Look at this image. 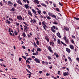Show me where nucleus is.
Segmentation results:
<instances>
[{"label": "nucleus", "instance_id": "f257e3e1", "mask_svg": "<svg viewBox=\"0 0 79 79\" xmlns=\"http://www.w3.org/2000/svg\"><path fill=\"white\" fill-rule=\"evenodd\" d=\"M42 24L43 26V27L44 28V30L46 31V28L47 27V25L45 24V22L44 21H43L42 23Z\"/></svg>", "mask_w": 79, "mask_h": 79}, {"label": "nucleus", "instance_id": "f03ea898", "mask_svg": "<svg viewBox=\"0 0 79 79\" xmlns=\"http://www.w3.org/2000/svg\"><path fill=\"white\" fill-rule=\"evenodd\" d=\"M54 29H56V27L55 26H53L52 27H51V30L53 32H56V30Z\"/></svg>", "mask_w": 79, "mask_h": 79}, {"label": "nucleus", "instance_id": "7ed1b4c3", "mask_svg": "<svg viewBox=\"0 0 79 79\" xmlns=\"http://www.w3.org/2000/svg\"><path fill=\"white\" fill-rule=\"evenodd\" d=\"M46 47H47L49 51V52H51V53H53V50H52V48L50 46H47Z\"/></svg>", "mask_w": 79, "mask_h": 79}, {"label": "nucleus", "instance_id": "20e7f679", "mask_svg": "<svg viewBox=\"0 0 79 79\" xmlns=\"http://www.w3.org/2000/svg\"><path fill=\"white\" fill-rule=\"evenodd\" d=\"M17 19H19V21H22V20H23L22 17L19 15L17 16Z\"/></svg>", "mask_w": 79, "mask_h": 79}, {"label": "nucleus", "instance_id": "39448f33", "mask_svg": "<svg viewBox=\"0 0 79 79\" xmlns=\"http://www.w3.org/2000/svg\"><path fill=\"white\" fill-rule=\"evenodd\" d=\"M34 60L35 61L38 63H40V60L39 59L36 58L34 59Z\"/></svg>", "mask_w": 79, "mask_h": 79}, {"label": "nucleus", "instance_id": "423d86ee", "mask_svg": "<svg viewBox=\"0 0 79 79\" xmlns=\"http://www.w3.org/2000/svg\"><path fill=\"white\" fill-rule=\"evenodd\" d=\"M17 2L20 5H23V3H22V2H21V0H16Z\"/></svg>", "mask_w": 79, "mask_h": 79}, {"label": "nucleus", "instance_id": "0eeeda50", "mask_svg": "<svg viewBox=\"0 0 79 79\" xmlns=\"http://www.w3.org/2000/svg\"><path fill=\"white\" fill-rule=\"evenodd\" d=\"M7 3H8V5L9 6H12V5H13V3H12L11 1H8L7 2Z\"/></svg>", "mask_w": 79, "mask_h": 79}, {"label": "nucleus", "instance_id": "6e6552de", "mask_svg": "<svg viewBox=\"0 0 79 79\" xmlns=\"http://www.w3.org/2000/svg\"><path fill=\"white\" fill-rule=\"evenodd\" d=\"M63 75L64 76H68L69 75V73L68 72H65L63 73Z\"/></svg>", "mask_w": 79, "mask_h": 79}, {"label": "nucleus", "instance_id": "1a4fd4ad", "mask_svg": "<svg viewBox=\"0 0 79 79\" xmlns=\"http://www.w3.org/2000/svg\"><path fill=\"white\" fill-rule=\"evenodd\" d=\"M33 55H39V53H38V52L37 51H36V53L33 52Z\"/></svg>", "mask_w": 79, "mask_h": 79}, {"label": "nucleus", "instance_id": "9d476101", "mask_svg": "<svg viewBox=\"0 0 79 79\" xmlns=\"http://www.w3.org/2000/svg\"><path fill=\"white\" fill-rule=\"evenodd\" d=\"M66 50L68 53H70V52H71V50L68 48H66Z\"/></svg>", "mask_w": 79, "mask_h": 79}, {"label": "nucleus", "instance_id": "9b49d317", "mask_svg": "<svg viewBox=\"0 0 79 79\" xmlns=\"http://www.w3.org/2000/svg\"><path fill=\"white\" fill-rule=\"evenodd\" d=\"M57 35L59 38H61V36L60 35V33L59 32L57 33Z\"/></svg>", "mask_w": 79, "mask_h": 79}, {"label": "nucleus", "instance_id": "f8f14e48", "mask_svg": "<svg viewBox=\"0 0 79 79\" xmlns=\"http://www.w3.org/2000/svg\"><path fill=\"white\" fill-rule=\"evenodd\" d=\"M35 3H37V4H39V1L37 0H35L33 1Z\"/></svg>", "mask_w": 79, "mask_h": 79}, {"label": "nucleus", "instance_id": "ddd939ff", "mask_svg": "<svg viewBox=\"0 0 79 79\" xmlns=\"http://www.w3.org/2000/svg\"><path fill=\"white\" fill-rule=\"evenodd\" d=\"M24 6L26 8V9H27V8H29V6L28 5V4H25L24 5Z\"/></svg>", "mask_w": 79, "mask_h": 79}, {"label": "nucleus", "instance_id": "4468645a", "mask_svg": "<svg viewBox=\"0 0 79 79\" xmlns=\"http://www.w3.org/2000/svg\"><path fill=\"white\" fill-rule=\"evenodd\" d=\"M70 48L71 49L73 50L74 49V46L72 45H69Z\"/></svg>", "mask_w": 79, "mask_h": 79}, {"label": "nucleus", "instance_id": "2eb2a0df", "mask_svg": "<svg viewBox=\"0 0 79 79\" xmlns=\"http://www.w3.org/2000/svg\"><path fill=\"white\" fill-rule=\"evenodd\" d=\"M65 41L66 44H69V40L67 39L66 40H65Z\"/></svg>", "mask_w": 79, "mask_h": 79}, {"label": "nucleus", "instance_id": "dca6fc26", "mask_svg": "<svg viewBox=\"0 0 79 79\" xmlns=\"http://www.w3.org/2000/svg\"><path fill=\"white\" fill-rule=\"evenodd\" d=\"M15 7H12L11 8L10 10V11H13L15 12Z\"/></svg>", "mask_w": 79, "mask_h": 79}, {"label": "nucleus", "instance_id": "f3484780", "mask_svg": "<svg viewBox=\"0 0 79 79\" xmlns=\"http://www.w3.org/2000/svg\"><path fill=\"white\" fill-rule=\"evenodd\" d=\"M9 31L10 32V33H11V32H13V31L12 29L11 30V28H9Z\"/></svg>", "mask_w": 79, "mask_h": 79}, {"label": "nucleus", "instance_id": "a211bd4d", "mask_svg": "<svg viewBox=\"0 0 79 79\" xmlns=\"http://www.w3.org/2000/svg\"><path fill=\"white\" fill-rule=\"evenodd\" d=\"M33 45H34V46H35V47H38V46H37V44H36V43H35V42H34L33 43Z\"/></svg>", "mask_w": 79, "mask_h": 79}, {"label": "nucleus", "instance_id": "6ab92c4d", "mask_svg": "<svg viewBox=\"0 0 79 79\" xmlns=\"http://www.w3.org/2000/svg\"><path fill=\"white\" fill-rule=\"evenodd\" d=\"M6 23H8V24H10L11 23V22H10V21H8V19L6 20Z\"/></svg>", "mask_w": 79, "mask_h": 79}, {"label": "nucleus", "instance_id": "aec40b11", "mask_svg": "<svg viewBox=\"0 0 79 79\" xmlns=\"http://www.w3.org/2000/svg\"><path fill=\"white\" fill-rule=\"evenodd\" d=\"M32 11L34 13V15H36L37 12L35 11V10L33 9H32Z\"/></svg>", "mask_w": 79, "mask_h": 79}, {"label": "nucleus", "instance_id": "412c9836", "mask_svg": "<svg viewBox=\"0 0 79 79\" xmlns=\"http://www.w3.org/2000/svg\"><path fill=\"white\" fill-rule=\"evenodd\" d=\"M37 52H41V49L40 48H37Z\"/></svg>", "mask_w": 79, "mask_h": 79}, {"label": "nucleus", "instance_id": "4be33fe9", "mask_svg": "<svg viewBox=\"0 0 79 79\" xmlns=\"http://www.w3.org/2000/svg\"><path fill=\"white\" fill-rule=\"evenodd\" d=\"M36 44L38 45H40V44H39V41L38 40H37V42H36Z\"/></svg>", "mask_w": 79, "mask_h": 79}, {"label": "nucleus", "instance_id": "5701e85b", "mask_svg": "<svg viewBox=\"0 0 79 79\" xmlns=\"http://www.w3.org/2000/svg\"><path fill=\"white\" fill-rule=\"evenodd\" d=\"M41 5L42 6H44L45 7H47V5L44 3H42Z\"/></svg>", "mask_w": 79, "mask_h": 79}, {"label": "nucleus", "instance_id": "b1692460", "mask_svg": "<svg viewBox=\"0 0 79 79\" xmlns=\"http://www.w3.org/2000/svg\"><path fill=\"white\" fill-rule=\"evenodd\" d=\"M37 12H38V13L40 15H41L40 13H41V10H39L37 11Z\"/></svg>", "mask_w": 79, "mask_h": 79}, {"label": "nucleus", "instance_id": "393cba45", "mask_svg": "<svg viewBox=\"0 0 79 79\" xmlns=\"http://www.w3.org/2000/svg\"><path fill=\"white\" fill-rule=\"evenodd\" d=\"M20 27H21V30H22V31H23L24 30V29H23V25H20Z\"/></svg>", "mask_w": 79, "mask_h": 79}, {"label": "nucleus", "instance_id": "a878e982", "mask_svg": "<svg viewBox=\"0 0 79 79\" xmlns=\"http://www.w3.org/2000/svg\"><path fill=\"white\" fill-rule=\"evenodd\" d=\"M28 15H30V16H32V13H31V12L29 11L28 12Z\"/></svg>", "mask_w": 79, "mask_h": 79}, {"label": "nucleus", "instance_id": "bb28decb", "mask_svg": "<svg viewBox=\"0 0 79 79\" xmlns=\"http://www.w3.org/2000/svg\"><path fill=\"white\" fill-rule=\"evenodd\" d=\"M68 59L70 61H71V62H72V60L71 59V58L70 57H68Z\"/></svg>", "mask_w": 79, "mask_h": 79}, {"label": "nucleus", "instance_id": "cd10ccee", "mask_svg": "<svg viewBox=\"0 0 79 79\" xmlns=\"http://www.w3.org/2000/svg\"><path fill=\"white\" fill-rule=\"evenodd\" d=\"M61 44H63V45H64V46H66L67 45L66 44H65L63 43V42L62 41H61Z\"/></svg>", "mask_w": 79, "mask_h": 79}, {"label": "nucleus", "instance_id": "c85d7f7f", "mask_svg": "<svg viewBox=\"0 0 79 79\" xmlns=\"http://www.w3.org/2000/svg\"><path fill=\"white\" fill-rule=\"evenodd\" d=\"M57 42L58 44H61V43L60 42V40H58Z\"/></svg>", "mask_w": 79, "mask_h": 79}, {"label": "nucleus", "instance_id": "c756f323", "mask_svg": "<svg viewBox=\"0 0 79 79\" xmlns=\"http://www.w3.org/2000/svg\"><path fill=\"white\" fill-rule=\"evenodd\" d=\"M27 29H24V32H27Z\"/></svg>", "mask_w": 79, "mask_h": 79}, {"label": "nucleus", "instance_id": "7c9ffc66", "mask_svg": "<svg viewBox=\"0 0 79 79\" xmlns=\"http://www.w3.org/2000/svg\"><path fill=\"white\" fill-rule=\"evenodd\" d=\"M48 60H52V57L50 56H48Z\"/></svg>", "mask_w": 79, "mask_h": 79}, {"label": "nucleus", "instance_id": "2f4dec72", "mask_svg": "<svg viewBox=\"0 0 79 79\" xmlns=\"http://www.w3.org/2000/svg\"><path fill=\"white\" fill-rule=\"evenodd\" d=\"M23 37H26V33H25L23 32Z\"/></svg>", "mask_w": 79, "mask_h": 79}, {"label": "nucleus", "instance_id": "473e14b6", "mask_svg": "<svg viewBox=\"0 0 79 79\" xmlns=\"http://www.w3.org/2000/svg\"><path fill=\"white\" fill-rule=\"evenodd\" d=\"M52 18H55V19H56V16L54 15H52Z\"/></svg>", "mask_w": 79, "mask_h": 79}, {"label": "nucleus", "instance_id": "72a5a7b5", "mask_svg": "<svg viewBox=\"0 0 79 79\" xmlns=\"http://www.w3.org/2000/svg\"><path fill=\"white\" fill-rule=\"evenodd\" d=\"M64 29L66 31H68V28L67 27H65L64 28Z\"/></svg>", "mask_w": 79, "mask_h": 79}, {"label": "nucleus", "instance_id": "f704fd0d", "mask_svg": "<svg viewBox=\"0 0 79 79\" xmlns=\"http://www.w3.org/2000/svg\"><path fill=\"white\" fill-rule=\"evenodd\" d=\"M47 19H49V20L51 19V18L50 17V16L47 17Z\"/></svg>", "mask_w": 79, "mask_h": 79}, {"label": "nucleus", "instance_id": "c9c22d12", "mask_svg": "<svg viewBox=\"0 0 79 79\" xmlns=\"http://www.w3.org/2000/svg\"><path fill=\"white\" fill-rule=\"evenodd\" d=\"M48 15H49V16H52V15H53V14L51 13H49Z\"/></svg>", "mask_w": 79, "mask_h": 79}, {"label": "nucleus", "instance_id": "e433bc0d", "mask_svg": "<svg viewBox=\"0 0 79 79\" xmlns=\"http://www.w3.org/2000/svg\"><path fill=\"white\" fill-rule=\"evenodd\" d=\"M67 38H66V36H64V40H67Z\"/></svg>", "mask_w": 79, "mask_h": 79}, {"label": "nucleus", "instance_id": "4c0bfd02", "mask_svg": "<svg viewBox=\"0 0 79 79\" xmlns=\"http://www.w3.org/2000/svg\"><path fill=\"white\" fill-rule=\"evenodd\" d=\"M74 19H76V20H77L78 21H79V18H77L76 17H75L74 18Z\"/></svg>", "mask_w": 79, "mask_h": 79}, {"label": "nucleus", "instance_id": "58836bf2", "mask_svg": "<svg viewBox=\"0 0 79 79\" xmlns=\"http://www.w3.org/2000/svg\"><path fill=\"white\" fill-rule=\"evenodd\" d=\"M16 25L17 26H19V23H16Z\"/></svg>", "mask_w": 79, "mask_h": 79}, {"label": "nucleus", "instance_id": "ea45409f", "mask_svg": "<svg viewBox=\"0 0 79 79\" xmlns=\"http://www.w3.org/2000/svg\"><path fill=\"white\" fill-rule=\"evenodd\" d=\"M53 24H58V23L56 22H53Z\"/></svg>", "mask_w": 79, "mask_h": 79}, {"label": "nucleus", "instance_id": "a19ab883", "mask_svg": "<svg viewBox=\"0 0 79 79\" xmlns=\"http://www.w3.org/2000/svg\"><path fill=\"white\" fill-rule=\"evenodd\" d=\"M3 2H4L5 3H6V2H7V0H3Z\"/></svg>", "mask_w": 79, "mask_h": 79}, {"label": "nucleus", "instance_id": "79ce46f5", "mask_svg": "<svg viewBox=\"0 0 79 79\" xmlns=\"http://www.w3.org/2000/svg\"><path fill=\"white\" fill-rule=\"evenodd\" d=\"M59 5H60V6H63V4H62L61 2H59Z\"/></svg>", "mask_w": 79, "mask_h": 79}, {"label": "nucleus", "instance_id": "37998d69", "mask_svg": "<svg viewBox=\"0 0 79 79\" xmlns=\"http://www.w3.org/2000/svg\"><path fill=\"white\" fill-rule=\"evenodd\" d=\"M36 20H35V19H33V23L34 24V23H36Z\"/></svg>", "mask_w": 79, "mask_h": 79}, {"label": "nucleus", "instance_id": "c03bdc74", "mask_svg": "<svg viewBox=\"0 0 79 79\" xmlns=\"http://www.w3.org/2000/svg\"><path fill=\"white\" fill-rule=\"evenodd\" d=\"M23 23L24 24H25V25H26L27 26H28V25L27 24V23H26L25 22H23Z\"/></svg>", "mask_w": 79, "mask_h": 79}, {"label": "nucleus", "instance_id": "a18cd8bd", "mask_svg": "<svg viewBox=\"0 0 79 79\" xmlns=\"http://www.w3.org/2000/svg\"><path fill=\"white\" fill-rule=\"evenodd\" d=\"M26 63H30V61L27 60L26 61Z\"/></svg>", "mask_w": 79, "mask_h": 79}, {"label": "nucleus", "instance_id": "49530a36", "mask_svg": "<svg viewBox=\"0 0 79 79\" xmlns=\"http://www.w3.org/2000/svg\"><path fill=\"white\" fill-rule=\"evenodd\" d=\"M15 34L16 35H18V32H16V31H15Z\"/></svg>", "mask_w": 79, "mask_h": 79}, {"label": "nucleus", "instance_id": "de8ad7c7", "mask_svg": "<svg viewBox=\"0 0 79 79\" xmlns=\"http://www.w3.org/2000/svg\"><path fill=\"white\" fill-rule=\"evenodd\" d=\"M45 38L46 40H47V39H48V37H47V36H45Z\"/></svg>", "mask_w": 79, "mask_h": 79}, {"label": "nucleus", "instance_id": "09e8293b", "mask_svg": "<svg viewBox=\"0 0 79 79\" xmlns=\"http://www.w3.org/2000/svg\"><path fill=\"white\" fill-rule=\"evenodd\" d=\"M56 10L57 11H60V10L58 8H56Z\"/></svg>", "mask_w": 79, "mask_h": 79}, {"label": "nucleus", "instance_id": "8fccbe9b", "mask_svg": "<svg viewBox=\"0 0 79 79\" xmlns=\"http://www.w3.org/2000/svg\"><path fill=\"white\" fill-rule=\"evenodd\" d=\"M19 61H21V60H22V58H19Z\"/></svg>", "mask_w": 79, "mask_h": 79}, {"label": "nucleus", "instance_id": "3c124183", "mask_svg": "<svg viewBox=\"0 0 79 79\" xmlns=\"http://www.w3.org/2000/svg\"><path fill=\"white\" fill-rule=\"evenodd\" d=\"M34 50H35V49H34V48H33V50H31V52H34Z\"/></svg>", "mask_w": 79, "mask_h": 79}, {"label": "nucleus", "instance_id": "603ef678", "mask_svg": "<svg viewBox=\"0 0 79 79\" xmlns=\"http://www.w3.org/2000/svg\"><path fill=\"white\" fill-rule=\"evenodd\" d=\"M28 29V27H27V26L25 27H24V29Z\"/></svg>", "mask_w": 79, "mask_h": 79}, {"label": "nucleus", "instance_id": "864d4df0", "mask_svg": "<svg viewBox=\"0 0 79 79\" xmlns=\"http://www.w3.org/2000/svg\"><path fill=\"white\" fill-rule=\"evenodd\" d=\"M58 72L57 73L58 74H60V75H61V73H60V71H58Z\"/></svg>", "mask_w": 79, "mask_h": 79}, {"label": "nucleus", "instance_id": "5fc2aeb1", "mask_svg": "<svg viewBox=\"0 0 79 79\" xmlns=\"http://www.w3.org/2000/svg\"><path fill=\"white\" fill-rule=\"evenodd\" d=\"M71 42H72V44H74V40H72Z\"/></svg>", "mask_w": 79, "mask_h": 79}, {"label": "nucleus", "instance_id": "6e6d98bb", "mask_svg": "<svg viewBox=\"0 0 79 79\" xmlns=\"http://www.w3.org/2000/svg\"><path fill=\"white\" fill-rule=\"evenodd\" d=\"M31 57L33 59H34V58H35V57L34 56H31Z\"/></svg>", "mask_w": 79, "mask_h": 79}, {"label": "nucleus", "instance_id": "4d7b16f0", "mask_svg": "<svg viewBox=\"0 0 79 79\" xmlns=\"http://www.w3.org/2000/svg\"><path fill=\"white\" fill-rule=\"evenodd\" d=\"M56 58H58V57H59V56L58 54H57L56 55Z\"/></svg>", "mask_w": 79, "mask_h": 79}, {"label": "nucleus", "instance_id": "13d9d810", "mask_svg": "<svg viewBox=\"0 0 79 79\" xmlns=\"http://www.w3.org/2000/svg\"><path fill=\"white\" fill-rule=\"evenodd\" d=\"M17 5V4H15L14 5V7H16Z\"/></svg>", "mask_w": 79, "mask_h": 79}, {"label": "nucleus", "instance_id": "bf43d9fd", "mask_svg": "<svg viewBox=\"0 0 79 79\" xmlns=\"http://www.w3.org/2000/svg\"><path fill=\"white\" fill-rule=\"evenodd\" d=\"M27 67H28V68H29L30 69H31V67L30 66V65H28L27 66Z\"/></svg>", "mask_w": 79, "mask_h": 79}, {"label": "nucleus", "instance_id": "052dcab7", "mask_svg": "<svg viewBox=\"0 0 79 79\" xmlns=\"http://www.w3.org/2000/svg\"><path fill=\"white\" fill-rule=\"evenodd\" d=\"M38 7H42V6H41V5H37Z\"/></svg>", "mask_w": 79, "mask_h": 79}, {"label": "nucleus", "instance_id": "680f3d73", "mask_svg": "<svg viewBox=\"0 0 79 79\" xmlns=\"http://www.w3.org/2000/svg\"><path fill=\"white\" fill-rule=\"evenodd\" d=\"M26 2H27V3H28V4H29V0H27V1Z\"/></svg>", "mask_w": 79, "mask_h": 79}, {"label": "nucleus", "instance_id": "e2e57ef3", "mask_svg": "<svg viewBox=\"0 0 79 79\" xmlns=\"http://www.w3.org/2000/svg\"><path fill=\"white\" fill-rule=\"evenodd\" d=\"M30 22L31 23H33V20L32 19H31V21H30Z\"/></svg>", "mask_w": 79, "mask_h": 79}, {"label": "nucleus", "instance_id": "0e129e2a", "mask_svg": "<svg viewBox=\"0 0 79 79\" xmlns=\"http://www.w3.org/2000/svg\"><path fill=\"white\" fill-rule=\"evenodd\" d=\"M23 0V2H24L25 3H26V2L27 1V0Z\"/></svg>", "mask_w": 79, "mask_h": 79}, {"label": "nucleus", "instance_id": "69168bd1", "mask_svg": "<svg viewBox=\"0 0 79 79\" xmlns=\"http://www.w3.org/2000/svg\"><path fill=\"white\" fill-rule=\"evenodd\" d=\"M53 6L54 7H56V4H55V3H53Z\"/></svg>", "mask_w": 79, "mask_h": 79}, {"label": "nucleus", "instance_id": "338daca9", "mask_svg": "<svg viewBox=\"0 0 79 79\" xmlns=\"http://www.w3.org/2000/svg\"><path fill=\"white\" fill-rule=\"evenodd\" d=\"M41 16H40L41 18H44V16H42V15H40Z\"/></svg>", "mask_w": 79, "mask_h": 79}, {"label": "nucleus", "instance_id": "774afa93", "mask_svg": "<svg viewBox=\"0 0 79 79\" xmlns=\"http://www.w3.org/2000/svg\"><path fill=\"white\" fill-rule=\"evenodd\" d=\"M77 60L78 61H79V58H77Z\"/></svg>", "mask_w": 79, "mask_h": 79}]
</instances>
